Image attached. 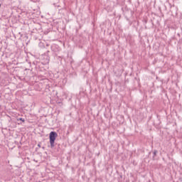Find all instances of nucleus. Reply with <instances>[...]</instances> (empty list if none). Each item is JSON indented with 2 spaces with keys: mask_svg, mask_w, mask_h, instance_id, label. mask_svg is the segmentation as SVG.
Listing matches in <instances>:
<instances>
[{
  "mask_svg": "<svg viewBox=\"0 0 182 182\" xmlns=\"http://www.w3.org/2000/svg\"><path fill=\"white\" fill-rule=\"evenodd\" d=\"M58 137V134L55 132H51L50 133V144L51 147H55V140Z\"/></svg>",
  "mask_w": 182,
  "mask_h": 182,
  "instance_id": "nucleus-1",
  "label": "nucleus"
},
{
  "mask_svg": "<svg viewBox=\"0 0 182 182\" xmlns=\"http://www.w3.org/2000/svg\"><path fill=\"white\" fill-rule=\"evenodd\" d=\"M156 154H157V151H154V156H156Z\"/></svg>",
  "mask_w": 182,
  "mask_h": 182,
  "instance_id": "nucleus-2",
  "label": "nucleus"
},
{
  "mask_svg": "<svg viewBox=\"0 0 182 182\" xmlns=\"http://www.w3.org/2000/svg\"><path fill=\"white\" fill-rule=\"evenodd\" d=\"M20 120H21L22 122H25V120H23L22 118H21Z\"/></svg>",
  "mask_w": 182,
  "mask_h": 182,
  "instance_id": "nucleus-3",
  "label": "nucleus"
},
{
  "mask_svg": "<svg viewBox=\"0 0 182 182\" xmlns=\"http://www.w3.org/2000/svg\"><path fill=\"white\" fill-rule=\"evenodd\" d=\"M38 147H41V144H38Z\"/></svg>",
  "mask_w": 182,
  "mask_h": 182,
  "instance_id": "nucleus-4",
  "label": "nucleus"
},
{
  "mask_svg": "<svg viewBox=\"0 0 182 182\" xmlns=\"http://www.w3.org/2000/svg\"><path fill=\"white\" fill-rule=\"evenodd\" d=\"M0 6H1V4H0Z\"/></svg>",
  "mask_w": 182,
  "mask_h": 182,
  "instance_id": "nucleus-5",
  "label": "nucleus"
}]
</instances>
